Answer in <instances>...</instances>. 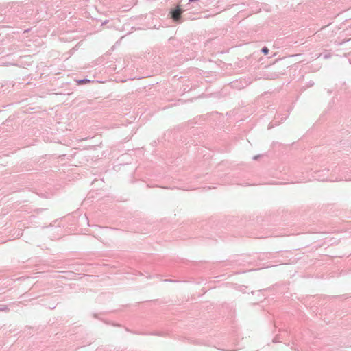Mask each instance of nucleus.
<instances>
[{"instance_id":"1","label":"nucleus","mask_w":351,"mask_h":351,"mask_svg":"<svg viewBox=\"0 0 351 351\" xmlns=\"http://www.w3.org/2000/svg\"><path fill=\"white\" fill-rule=\"evenodd\" d=\"M183 10L180 5H178L175 9H171L169 12L171 17L174 21H178L180 19L181 14Z\"/></svg>"},{"instance_id":"4","label":"nucleus","mask_w":351,"mask_h":351,"mask_svg":"<svg viewBox=\"0 0 351 351\" xmlns=\"http://www.w3.org/2000/svg\"><path fill=\"white\" fill-rule=\"evenodd\" d=\"M89 82V80H83V81H82V82H80V84H82V83H86V82Z\"/></svg>"},{"instance_id":"2","label":"nucleus","mask_w":351,"mask_h":351,"mask_svg":"<svg viewBox=\"0 0 351 351\" xmlns=\"http://www.w3.org/2000/svg\"><path fill=\"white\" fill-rule=\"evenodd\" d=\"M262 52H263L264 54L267 55V54L269 53V49H268V48H267V47H263V48L262 49Z\"/></svg>"},{"instance_id":"3","label":"nucleus","mask_w":351,"mask_h":351,"mask_svg":"<svg viewBox=\"0 0 351 351\" xmlns=\"http://www.w3.org/2000/svg\"><path fill=\"white\" fill-rule=\"evenodd\" d=\"M199 0H189V3L198 1Z\"/></svg>"}]
</instances>
